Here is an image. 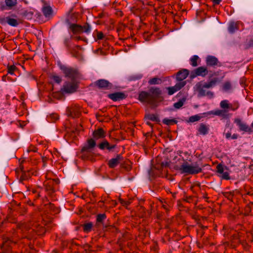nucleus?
<instances>
[{
    "instance_id": "27",
    "label": "nucleus",
    "mask_w": 253,
    "mask_h": 253,
    "mask_svg": "<svg viewBox=\"0 0 253 253\" xmlns=\"http://www.w3.org/2000/svg\"><path fill=\"white\" fill-rule=\"evenodd\" d=\"M238 29V23L231 22L228 26V31L230 33H233Z\"/></svg>"
},
{
    "instance_id": "24",
    "label": "nucleus",
    "mask_w": 253,
    "mask_h": 253,
    "mask_svg": "<svg viewBox=\"0 0 253 253\" xmlns=\"http://www.w3.org/2000/svg\"><path fill=\"white\" fill-rule=\"evenodd\" d=\"M197 90L198 92L199 96H206V91L205 90L206 87H204V85L201 83H198L196 84Z\"/></svg>"
},
{
    "instance_id": "22",
    "label": "nucleus",
    "mask_w": 253,
    "mask_h": 253,
    "mask_svg": "<svg viewBox=\"0 0 253 253\" xmlns=\"http://www.w3.org/2000/svg\"><path fill=\"white\" fill-rule=\"evenodd\" d=\"M218 82H219V79L218 78H214L208 83H205L203 85L204 87L207 88H210L214 86Z\"/></svg>"
},
{
    "instance_id": "11",
    "label": "nucleus",
    "mask_w": 253,
    "mask_h": 253,
    "mask_svg": "<svg viewBox=\"0 0 253 253\" xmlns=\"http://www.w3.org/2000/svg\"><path fill=\"white\" fill-rule=\"evenodd\" d=\"M110 99L114 101H120L123 100L126 98L127 95L122 92H116L113 93H111L108 95Z\"/></svg>"
},
{
    "instance_id": "36",
    "label": "nucleus",
    "mask_w": 253,
    "mask_h": 253,
    "mask_svg": "<svg viewBox=\"0 0 253 253\" xmlns=\"http://www.w3.org/2000/svg\"><path fill=\"white\" fill-rule=\"evenodd\" d=\"M5 4L9 8H11L17 4V0H5Z\"/></svg>"
},
{
    "instance_id": "63",
    "label": "nucleus",
    "mask_w": 253,
    "mask_h": 253,
    "mask_svg": "<svg viewBox=\"0 0 253 253\" xmlns=\"http://www.w3.org/2000/svg\"><path fill=\"white\" fill-rule=\"evenodd\" d=\"M194 185L191 186L190 189H191L192 190H193V189L194 188Z\"/></svg>"
},
{
    "instance_id": "43",
    "label": "nucleus",
    "mask_w": 253,
    "mask_h": 253,
    "mask_svg": "<svg viewBox=\"0 0 253 253\" xmlns=\"http://www.w3.org/2000/svg\"><path fill=\"white\" fill-rule=\"evenodd\" d=\"M223 196L229 200H231L233 197V192H224L222 193Z\"/></svg>"
},
{
    "instance_id": "48",
    "label": "nucleus",
    "mask_w": 253,
    "mask_h": 253,
    "mask_svg": "<svg viewBox=\"0 0 253 253\" xmlns=\"http://www.w3.org/2000/svg\"><path fill=\"white\" fill-rule=\"evenodd\" d=\"M119 201L120 202V203L123 206H125L126 207L128 206L131 203V201L129 200V201H125L121 198L119 199Z\"/></svg>"
},
{
    "instance_id": "4",
    "label": "nucleus",
    "mask_w": 253,
    "mask_h": 253,
    "mask_svg": "<svg viewBox=\"0 0 253 253\" xmlns=\"http://www.w3.org/2000/svg\"><path fill=\"white\" fill-rule=\"evenodd\" d=\"M149 91L152 104L155 103L157 101H162L163 99L162 96V91L160 88L152 87L149 89Z\"/></svg>"
},
{
    "instance_id": "40",
    "label": "nucleus",
    "mask_w": 253,
    "mask_h": 253,
    "mask_svg": "<svg viewBox=\"0 0 253 253\" xmlns=\"http://www.w3.org/2000/svg\"><path fill=\"white\" fill-rule=\"evenodd\" d=\"M147 119L149 120L154 121V122L159 121V119L158 116H157L156 115H155L154 114H149V115H147Z\"/></svg>"
},
{
    "instance_id": "25",
    "label": "nucleus",
    "mask_w": 253,
    "mask_h": 253,
    "mask_svg": "<svg viewBox=\"0 0 253 253\" xmlns=\"http://www.w3.org/2000/svg\"><path fill=\"white\" fill-rule=\"evenodd\" d=\"M209 128L206 125L201 124L198 128V132L200 134L202 135H206L208 133Z\"/></svg>"
},
{
    "instance_id": "34",
    "label": "nucleus",
    "mask_w": 253,
    "mask_h": 253,
    "mask_svg": "<svg viewBox=\"0 0 253 253\" xmlns=\"http://www.w3.org/2000/svg\"><path fill=\"white\" fill-rule=\"evenodd\" d=\"M206 61L207 63H217L218 62L217 58L211 55L207 56Z\"/></svg>"
},
{
    "instance_id": "41",
    "label": "nucleus",
    "mask_w": 253,
    "mask_h": 253,
    "mask_svg": "<svg viewBox=\"0 0 253 253\" xmlns=\"http://www.w3.org/2000/svg\"><path fill=\"white\" fill-rule=\"evenodd\" d=\"M201 117L199 115H196L189 117L188 122L191 123H194L195 122L199 121Z\"/></svg>"
},
{
    "instance_id": "13",
    "label": "nucleus",
    "mask_w": 253,
    "mask_h": 253,
    "mask_svg": "<svg viewBox=\"0 0 253 253\" xmlns=\"http://www.w3.org/2000/svg\"><path fill=\"white\" fill-rule=\"evenodd\" d=\"M115 144H111L107 140H104L98 145V148L102 150H107L108 151H113L116 147Z\"/></svg>"
},
{
    "instance_id": "56",
    "label": "nucleus",
    "mask_w": 253,
    "mask_h": 253,
    "mask_svg": "<svg viewBox=\"0 0 253 253\" xmlns=\"http://www.w3.org/2000/svg\"><path fill=\"white\" fill-rule=\"evenodd\" d=\"M221 0H213L214 4H218L221 2Z\"/></svg>"
},
{
    "instance_id": "64",
    "label": "nucleus",
    "mask_w": 253,
    "mask_h": 253,
    "mask_svg": "<svg viewBox=\"0 0 253 253\" xmlns=\"http://www.w3.org/2000/svg\"><path fill=\"white\" fill-rule=\"evenodd\" d=\"M51 193L54 192V190L53 189H51Z\"/></svg>"
},
{
    "instance_id": "1",
    "label": "nucleus",
    "mask_w": 253,
    "mask_h": 253,
    "mask_svg": "<svg viewBox=\"0 0 253 253\" xmlns=\"http://www.w3.org/2000/svg\"><path fill=\"white\" fill-rule=\"evenodd\" d=\"M47 223L43 219L37 221L36 217H33L32 221L28 224L18 223L16 225V229H13L11 238H6L3 242L1 249L2 252L0 253H9L12 249V245L17 243L21 238H31L36 232L39 235L44 234L46 231L44 227ZM14 226L13 228H14Z\"/></svg>"
},
{
    "instance_id": "19",
    "label": "nucleus",
    "mask_w": 253,
    "mask_h": 253,
    "mask_svg": "<svg viewBox=\"0 0 253 253\" xmlns=\"http://www.w3.org/2000/svg\"><path fill=\"white\" fill-rule=\"evenodd\" d=\"M93 136L95 139L102 138L105 136V131L103 128H99L94 131Z\"/></svg>"
},
{
    "instance_id": "46",
    "label": "nucleus",
    "mask_w": 253,
    "mask_h": 253,
    "mask_svg": "<svg viewBox=\"0 0 253 253\" xmlns=\"http://www.w3.org/2000/svg\"><path fill=\"white\" fill-rule=\"evenodd\" d=\"M220 176L223 179L229 180L230 179L229 173L227 171H224L223 173H222Z\"/></svg>"
},
{
    "instance_id": "29",
    "label": "nucleus",
    "mask_w": 253,
    "mask_h": 253,
    "mask_svg": "<svg viewBox=\"0 0 253 253\" xmlns=\"http://www.w3.org/2000/svg\"><path fill=\"white\" fill-rule=\"evenodd\" d=\"M59 119V116L55 113L50 114L47 117V120L49 122L53 123Z\"/></svg>"
},
{
    "instance_id": "39",
    "label": "nucleus",
    "mask_w": 253,
    "mask_h": 253,
    "mask_svg": "<svg viewBox=\"0 0 253 253\" xmlns=\"http://www.w3.org/2000/svg\"><path fill=\"white\" fill-rule=\"evenodd\" d=\"M185 99H180L178 102L174 103L173 106L176 109H179L183 105Z\"/></svg>"
},
{
    "instance_id": "54",
    "label": "nucleus",
    "mask_w": 253,
    "mask_h": 253,
    "mask_svg": "<svg viewBox=\"0 0 253 253\" xmlns=\"http://www.w3.org/2000/svg\"><path fill=\"white\" fill-rule=\"evenodd\" d=\"M94 52L96 54L100 55H105L106 54L105 52L101 48H98V49L96 50Z\"/></svg>"
},
{
    "instance_id": "21",
    "label": "nucleus",
    "mask_w": 253,
    "mask_h": 253,
    "mask_svg": "<svg viewBox=\"0 0 253 253\" xmlns=\"http://www.w3.org/2000/svg\"><path fill=\"white\" fill-rule=\"evenodd\" d=\"M81 153V157L84 160H90L92 158V153L91 150H84V148H82Z\"/></svg>"
},
{
    "instance_id": "3",
    "label": "nucleus",
    "mask_w": 253,
    "mask_h": 253,
    "mask_svg": "<svg viewBox=\"0 0 253 253\" xmlns=\"http://www.w3.org/2000/svg\"><path fill=\"white\" fill-rule=\"evenodd\" d=\"M70 28L74 34H80L83 33H89L91 31V27L86 23L84 26L72 24Z\"/></svg>"
},
{
    "instance_id": "58",
    "label": "nucleus",
    "mask_w": 253,
    "mask_h": 253,
    "mask_svg": "<svg viewBox=\"0 0 253 253\" xmlns=\"http://www.w3.org/2000/svg\"><path fill=\"white\" fill-rule=\"evenodd\" d=\"M238 108V107H237L236 108H234V107H232V105H230V108L229 109H230L232 111H235Z\"/></svg>"
},
{
    "instance_id": "10",
    "label": "nucleus",
    "mask_w": 253,
    "mask_h": 253,
    "mask_svg": "<svg viewBox=\"0 0 253 253\" xmlns=\"http://www.w3.org/2000/svg\"><path fill=\"white\" fill-rule=\"evenodd\" d=\"M0 23L1 24L7 23L10 26L16 27L19 24V21L15 18L7 16L5 18H0Z\"/></svg>"
},
{
    "instance_id": "60",
    "label": "nucleus",
    "mask_w": 253,
    "mask_h": 253,
    "mask_svg": "<svg viewBox=\"0 0 253 253\" xmlns=\"http://www.w3.org/2000/svg\"><path fill=\"white\" fill-rule=\"evenodd\" d=\"M146 124L148 125V126H151V127L152 126V124L150 122H146Z\"/></svg>"
},
{
    "instance_id": "32",
    "label": "nucleus",
    "mask_w": 253,
    "mask_h": 253,
    "mask_svg": "<svg viewBox=\"0 0 253 253\" xmlns=\"http://www.w3.org/2000/svg\"><path fill=\"white\" fill-rule=\"evenodd\" d=\"M163 123L167 125L168 126H170L173 125L174 124H176L177 123V121H176L175 119H169L168 118H165L163 120Z\"/></svg>"
},
{
    "instance_id": "33",
    "label": "nucleus",
    "mask_w": 253,
    "mask_h": 253,
    "mask_svg": "<svg viewBox=\"0 0 253 253\" xmlns=\"http://www.w3.org/2000/svg\"><path fill=\"white\" fill-rule=\"evenodd\" d=\"M107 218L105 213L98 214L96 216V222L98 223H101L103 224V222Z\"/></svg>"
},
{
    "instance_id": "12",
    "label": "nucleus",
    "mask_w": 253,
    "mask_h": 253,
    "mask_svg": "<svg viewBox=\"0 0 253 253\" xmlns=\"http://www.w3.org/2000/svg\"><path fill=\"white\" fill-rule=\"evenodd\" d=\"M77 85L74 83L66 82L63 85V91L66 93H73L76 91Z\"/></svg>"
},
{
    "instance_id": "23",
    "label": "nucleus",
    "mask_w": 253,
    "mask_h": 253,
    "mask_svg": "<svg viewBox=\"0 0 253 253\" xmlns=\"http://www.w3.org/2000/svg\"><path fill=\"white\" fill-rule=\"evenodd\" d=\"M96 145V142L93 138L88 139L87 143L83 148L84 150H92Z\"/></svg>"
},
{
    "instance_id": "49",
    "label": "nucleus",
    "mask_w": 253,
    "mask_h": 253,
    "mask_svg": "<svg viewBox=\"0 0 253 253\" xmlns=\"http://www.w3.org/2000/svg\"><path fill=\"white\" fill-rule=\"evenodd\" d=\"M190 61L191 63H197L198 62H200L201 61L199 57L197 55H194L191 59Z\"/></svg>"
},
{
    "instance_id": "51",
    "label": "nucleus",
    "mask_w": 253,
    "mask_h": 253,
    "mask_svg": "<svg viewBox=\"0 0 253 253\" xmlns=\"http://www.w3.org/2000/svg\"><path fill=\"white\" fill-rule=\"evenodd\" d=\"M82 130V126L80 125L77 126L75 129L73 130L72 131L75 134L78 133L80 131Z\"/></svg>"
},
{
    "instance_id": "35",
    "label": "nucleus",
    "mask_w": 253,
    "mask_h": 253,
    "mask_svg": "<svg viewBox=\"0 0 253 253\" xmlns=\"http://www.w3.org/2000/svg\"><path fill=\"white\" fill-rule=\"evenodd\" d=\"M228 101L226 100H223L221 101L220 103V106L223 109H229L230 108V104H228Z\"/></svg>"
},
{
    "instance_id": "37",
    "label": "nucleus",
    "mask_w": 253,
    "mask_h": 253,
    "mask_svg": "<svg viewBox=\"0 0 253 253\" xmlns=\"http://www.w3.org/2000/svg\"><path fill=\"white\" fill-rule=\"evenodd\" d=\"M232 88V85L231 83L229 81L225 82L223 85L222 89L224 91H227L230 90Z\"/></svg>"
},
{
    "instance_id": "9",
    "label": "nucleus",
    "mask_w": 253,
    "mask_h": 253,
    "mask_svg": "<svg viewBox=\"0 0 253 253\" xmlns=\"http://www.w3.org/2000/svg\"><path fill=\"white\" fill-rule=\"evenodd\" d=\"M208 71L207 68L202 66L195 69L192 72L191 76L192 78L196 76L205 77L208 74Z\"/></svg>"
},
{
    "instance_id": "28",
    "label": "nucleus",
    "mask_w": 253,
    "mask_h": 253,
    "mask_svg": "<svg viewBox=\"0 0 253 253\" xmlns=\"http://www.w3.org/2000/svg\"><path fill=\"white\" fill-rule=\"evenodd\" d=\"M162 83V80L161 79L154 77L151 79H150L148 81V83L149 84H160Z\"/></svg>"
},
{
    "instance_id": "55",
    "label": "nucleus",
    "mask_w": 253,
    "mask_h": 253,
    "mask_svg": "<svg viewBox=\"0 0 253 253\" xmlns=\"http://www.w3.org/2000/svg\"><path fill=\"white\" fill-rule=\"evenodd\" d=\"M206 95H207V96H210L211 97H212L213 96V93L211 91H208L207 92H206Z\"/></svg>"
},
{
    "instance_id": "30",
    "label": "nucleus",
    "mask_w": 253,
    "mask_h": 253,
    "mask_svg": "<svg viewBox=\"0 0 253 253\" xmlns=\"http://www.w3.org/2000/svg\"><path fill=\"white\" fill-rule=\"evenodd\" d=\"M93 224L91 222H88L83 225V230L85 233L89 232L92 228Z\"/></svg>"
},
{
    "instance_id": "44",
    "label": "nucleus",
    "mask_w": 253,
    "mask_h": 253,
    "mask_svg": "<svg viewBox=\"0 0 253 253\" xmlns=\"http://www.w3.org/2000/svg\"><path fill=\"white\" fill-rule=\"evenodd\" d=\"M167 90H168V94L169 95H171L177 91L174 86L167 87Z\"/></svg>"
},
{
    "instance_id": "52",
    "label": "nucleus",
    "mask_w": 253,
    "mask_h": 253,
    "mask_svg": "<svg viewBox=\"0 0 253 253\" xmlns=\"http://www.w3.org/2000/svg\"><path fill=\"white\" fill-rule=\"evenodd\" d=\"M6 221L8 222H10V223H14L15 222V219L12 217H11V216H8L6 218V219L2 223L3 224L4 222H5Z\"/></svg>"
},
{
    "instance_id": "47",
    "label": "nucleus",
    "mask_w": 253,
    "mask_h": 253,
    "mask_svg": "<svg viewBox=\"0 0 253 253\" xmlns=\"http://www.w3.org/2000/svg\"><path fill=\"white\" fill-rule=\"evenodd\" d=\"M216 171L218 173L221 174L225 171L223 166L221 164H218L217 165Z\"/></svg>"
},
{
    "instance_id": "31",
    "label": "nucleus",
    "mask_w": 253,
    "mask_h": 253,
    "mask_svg": "<svg viewBox=\"0 0 253 253\" xmlns=\"http://www.w3.org/2000/svg\"><path fill=\"white\" fill-rule=\"evenodd\" d=\"M177 82L175 84V88L177 89V91L181 89L183 87H184L186 84V81H177Z\"/></svg>"
},
{
    "instance_id": "2",
    "label": "nucleus",
    "mask_w": 253,
    "mask_h": 253,
    "mask_svg": "<svg viewBox=\"0 0 253 253\" xmlns=\"http://www.w3.org/2000/svg\"><path fill=\"white\" fill-rule=\"evenodd\" d=\"M182 173H186L190 174H195L202 172V168L198 165L190 166L187 162L183 164L180 168Z\"/></svg>"
},
{
    "instance_id": "53",
    "label": "nucleus",
    "mask_w": 253,
    "mask_h": 253,
    "mask_svg": "<svg viewBox=\"0 0 253 253\" xmlns=\"http://www.w3.org/2000/svg\"><path fill=\"white\" fill-rule=\"evenodd\" d=\"M142 78V74H138L136 75H134L131 77V80H139Z\"/></svg>"
},
{
    "instance_id": "38",
    "label": "nucleus",
    "mask_w": 253,
    "mask_h": 253,
    "mask_svg": "<svg viewBox=\"0 0 253 253\" xmlns=\"http://www.w3.org/2000/svg\"><path fill=\"white\" fill-rule=\"evenodd\" d=\"M224 134L225 135V137L227 139H229L231 138L233 139H236L238 137V135L237 134H233L231 135V133L230 131H227V132H224Z\"/></svg>"
},
{
    "instance_id": "15",
    "label": "nucleus",
    "mask_w": 253,
    "mask_h": 253,
    "mask_svg": "<svg viewBox=\"0 0 253 253\" xmlns=\"http://www.w3.org/2000/svg\"><path fill=\"white\" fill-rule=\"evenodd\" d=\"M23 161H22V162H21L20 166V169L22 171V174L19 180L20 182L21 183H23L24 181L28 180L31 177V175L33 174V172L30 170H28L27 171H23L24 168L22 166V163Z\"/></svg>"
},
{
    "instance_id": "45",
    "label": "nucleus",
    "mask_w": 253,
    "mask_h": 253,
    "mask_svg": "<svg viewBox=\"0 0 253 253\" xmlns=\"http://www.w3.org/2000/svg\"><path fill=\"white\" fill-rule=\"evenodd\" d=\"M105 36L102 32L96 31V38L95 39L96 41L97 40H103Z\"/></svg>"
},
{
    "instance_id": "5",
    "label": "nucleus",
    "mask_w": 253,
    "mask_h": 253,
    "mask_svg": "<svg viewBox=\"0 0 253 253\" xmlns=\"http://www.w3.org/2000/svg\"><path fill=\"white\" fill-rule=\"evenodd\" d=\"M81 114V109L80 106L75 104L69 107L67 109V114L72 118L79 117Z\"/></svg>"
},
{
    "instance_id": "20",
    "label": "nucleus",
    "mask_w": 253,
    "mask_h": 253,
    "mask_svg": "<svg viewBox=\"0 0 253 253\" xmlns=\"http://www.w3.org/2000/svg\"><path fill=\"white\" fill-rule=\"evenodd\" d=\"M42 12L45 17L49 18L52 15V9L50 6L45 4L42 8Z\"/></svg>"
},
{
    "instance_id": "14",
    "label": "nucleus",
    "mask_w": 253,
    "mask_h": 253,
    "mask_svg": "<svg viewBox=\"0 0 253 253\" xmlns=\"http://www.w3.org/2000/svg\"><path fill=\"white\" fill-rule=\"evenodd\" d=\"M95 84L99 88L108 89L111 88L112 84L108 81L101 79L95 82Z\"/></svg>"
},
{
    "instance_id": "42",
    "label": "nucleus",
    "mask_w": 253,
    "mask_h": 253,
    "mask_svg": "<svg viewBox=\"0 0 253 253\" xmlns=\"http://www.w3.org/2000/svg\"><path fill=\"white\" fill-rule=\"evenodd\" d=\"M7 72L8 74L12 75L14 71L16 70V67L14 65V64H12V65L7 66Z\"/></svg>"
},
{
    "instance_id": "50",
    "label": "nucleus",
    "mask_w": 253,
    "mask_h": 253,
    "mask_svg": "<svg viewBox=\"0 0 253 253\" xmlns=\"http://www.w3.org/2000/svg\"><path fill=\"white\" fill-rule=\"evenodd\" d=\"M52 78L56 83L58 84L60 83L61 82V78L58 76L53 75L52 76Z\"/></svg>"
},
{
    "instance_id": "18",
    "label": "nucleus",
    "mask_w": 253,
    "mask_h": 253,
    "mask_svg": "<svg viewBox=\"0 0 253 253\" xmlns=\"http://www.w3.org/2000/svg\"><path fill=\"white\" fill-rule=\"evenodd\" d=\"M188 75V70L183 69L177 72L176 76V79L177 81H184V79L187 77Z\"/></svg>"
},
{
    "instance_id": "17",
    "label": "nucleus",
    "mask_w": 253,
    "mask_h": 253,
    "mask_svg": "<svg viewBox=\"0 0 253 253\" xmlns=\"http://www.w3.org/2000/svg\"><path fill=\"white\" fill-rule=\"evenodd\" d=\"M123 157L119 154L117 155L116 158H112L108 162V165L110 168H115L120 163Z\"/></svg>"
},
{
    "instance_id": "26",
    "label": "nucleus",
    "mask_w": 253,
    "mask_h": 253,
    "mask_svg": "<svg viewBox=\"0 0 253 253\" xmlns=\"http://www.w3.org/2000/svg\"><path fill=\"white\" fill-rule=\"evenodd\" d=\"M45 206V209L49 210L51 214H55L59 211L58 209L51 203H49L48 205H46Z\"/></svg>"
},
{
    "instance_id": "7",
    "label": "nucleus",
    "mask_w": 253,
    "mask_h": 253,
    "mask_svg": "<svg viewBox=\"0 0 253 253\" xmlns=\"http://www.w3.org/2000/svg\"><path fill=\"white\" fill-rule=\"evenodd\" d=\"M234 123L238 126L240 131L248 132L249 133L252 132V129L245 123L243 122L241 119L238 118H235L234 120Z\"/></svg>"
},
{
    "instance_id": "59",
    "label": "nucleus",
    "mask_w": 253,
    "mask_h": 253,
    "mask_svg": "<svg viewBox=\"0 0 253 253\" xmlns=\"http://www.w3.org/2000/svg\"><path fill=\"white\" fill-rule=\"evenodd\" d=\"M76 40H80L81 39V37H79V36H76L74 38Z\"/></svg>"
},
{
    "instance_id": "57",
    "label": "nucleus",
    "mask_w": 253,
    "mask_h": 253,
    "mask_svg": "<svg viewBox=\"0 0 253 253\" xmlns=\"http://www.w3.org/2000/svg\"><path fill=\"white\" fill-rule=\"evenodd\" d=\"M192 199V197L189 196V197L186 198V201L188 202H190L191 200Z\"/></svg>"
},
{
    "instance_id": "62",
    "label": "nucleus",
    "mask_w": 253,
    "mask_h": 253,
    "mask_svg": "<svg viewBox=\"0 0 253 253\" xmlns=\"http://www.w3.org/2000/svg\"><path fill=\"white\" fill-rule=\"evenodd\" d=\"M247 194L249 195H251V196H252V195H253V193L251 192H249L247 193Z\"/></svg>"
},
{
    "instance_id": "16",
    "label": "nucleus",
    "mask_w": 253,
    "mask_h": 253,
    "mask_svg": "<svg viewBox=\"0 0 253 253\" xmlns=\"http://www.w3.org/2000/svg\"><path fill=\"white\" fill-rule=\"evenodd\" d=\"M138 99L141 102H147L153 104L149 92L141 91L139 94Z\"/></svg>"
},
{
    "instance_id": "61",
    "label": "nucleus",
    "mask_w": 253,
    "mask_h": 253,
    "mask_svg": "<svg viewBox=\"0 0 253 253\" xmlns=\"http://www.w3.org/2000/svg\"><path fill=\"white\" fill-rule=\"evenodd\" d=\"M52 253H61L60 252L57 251H56V250H54Z\"/></svg>"
},
{
    "instance_id": "6",
    "label": "nucleus",
    "mask_w": 253,
    "mask_h": 253,
    "mask_svg": "<svg viewBox=\"0 0 253 253\" xmlns=\"http://www.w3.org/2000/svg\"><path fill=\"white\" fill-rule=\"evenodd\" d=\"M60 69L63 71L66 77H68L72 79H75L78 76V72L76 69L67 67L62 64H60Z\"/></svg>"
},
{
    "instance_id": "8",
    "label": "nucleus",
    "mask_w": 253,
    "mask_h": 253,
    "mask_svg": "<svg viewBox=\"0 0 253 253\" xmlns=\"http://www.w3.org/2000/svg\"><path fill=\"white\" fill-rule=\"evenodd\" d=\"M209 114L220 116L224 119H229L230 117V114L228 113V110L226 109H218L215 111H211L209 113Z\"/></svg>"
}]
</instances>
